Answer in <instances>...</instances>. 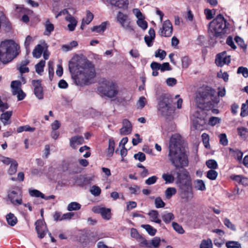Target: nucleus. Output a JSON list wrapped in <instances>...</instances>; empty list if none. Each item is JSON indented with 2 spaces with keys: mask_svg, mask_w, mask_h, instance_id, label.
<instances>
[{
  "mask_svg": "<svg viewBox=\"0 0 248 248\" xmlns=\"http://www.w3.org/2000/svg\"><path fill=\"white\" fill-rule=\"evenodd\" d=\"M75 67L78 71L72 78L77 85L82 86L92 83L95 77V70L92 62L86 59H80L76 64L69 63V68L71 73L75 70Z\"/></svg>",
  "mask_w": 248,
  "mask_h": 248,
  "instance_id": "1",
  "label": "nucleus"
},
{
  "mask_svg": "<svg viewBox=\"0 0 248 248\" xmlns=\"http://www.w3.org/2000/svg\"><path fill=\"white\" fill-rule=\"evenodd\" d=\"M182 141V138L178 134L173 135L170 140L168 158L176 169L183 170L188 165V155L181 149Z\"/></svg>",
  "mask_w": 248,
  "mask_h": 248,
  "instance_id": "2",
  "label": "nucleus"
},
{
  "mask_svg": "<svg viewBox=\"0 0 248 248\" xmlns=\"http://www.w3.org/2000/svg\"><path fill=\"white\" fill-rule=\"evenodd\" d=\"M176 184L180 189L181 198L188 201L193 198L191 179L186 169L178 171L176 173Z\"/></svg>",
  "mask_w": 248,
  "mask_h": 248,
  "instance_id": "3",
  "label": "nucleus"
},
{
  "mask_svg": "<svg viewBox=\"0 0 248 248\" xmlns=\"http://www.w3.org/2000/svg\"><path fill=\"white\" fill-rule=\"evenodd\" d=\"M18 46L12 40H6L0 43V61L6 64L17 55Z\"/></svg>",
  "mask_w": 248,
  "mask_h": 248,
  "instance_id": "4",
  "label": "nucleus"
},
{
  "mask_svg": "<svg viewBox=\"0 0 248 248\" xmlns=\"http://www.w3.org/2000/svg\"><path fill=\"white\" fill-rule=\"evenodd\" d=\"M226 20L223 16L218 15L209 25L208 33L211 38L217 37L226 32Z\"/></svg>",
  "mask_w": 248,
  "mask_h": 248,
  "instance_id": "5",
  "label": "nucleus"
},
{
  "mask_svg": "<svg viewBox=\"0 0 248 248\" xmlns=\"http://www.w3.org/2000/svg\"><path fill=\"white\" fill-rule=\"evenodd\" d=\"M215 91L209 88L201 89L196 93L195 98L196 105L199 108L205 109L210 103L211 96L213 95Z\"/></svg>",
  "mask_w": 248,
  "mask_h": 248,
  "instance_id": "6",
  "label": "nucleus"
},
{
  "mask_svg": "<svg viewBox=\"0 0 248 248\" xmlns=\"http://www.w3.org/2000/svg\"><path fill=\"white\" fill-rule=\"evenodd\" d=\"M99 91L109 98L116 96L118 93L116 84L110 79H102Z\"/></svg>",
  "mask_w": 248,
  "mask_h": 248,
  "instance_id": "7",
  "label": "nucleus"
},
{
  "mask_svg": "<svg viewBox=\"0 0 248 248\" xmlns=\"http://www.w3.org/2000/svg\"><path fill=\"white\" fill-rule=\"evenodd\" d=\"M158 111L163 116H170L174 111V108L172 106V100L169 96H161L158 104Z\"/></svg>",
  "mask_w": 248,
  "mask_h": 248,
  "instance_id": "8",
  "label": "nucleus"
},
{
  "mask_svg": "<svg viewBox=\"0 0 248 248\" xmlns=\"http://www.w3.org/2000/svg\"><path fill=\"white\" fill-rule=\"evenodd\" d=\"M190 119L195 129L201 130L206 124L205 113L203 110L196 111L191 115Z\"/></svg>",
  "mask_w": 248,
  "mask_h": 248,
  "instance_id": "9",
  "label": "nucleus"
},
{
  "mask_svg": "<svg viewBox=\"0 0 248 248\" xmlns=\"http://www.w3.org/2000/svg\"><path fill=\"white\" fill-rule=\"evenodd\" d=\"M8 197L13 204L17 205L22 204L21 192L19 187L15 186L9 189Z\"/></svg>",
  "mask_w": 248,
  "mask_h": 248,
  "instance_id": "10",
  "label": "nucleus"
},
{
  "mask_svg": "<svg viewBox=\"0 0 248 248\" xmlns=\"http://www.w3.org/2000/svg\"><path fill=\"white\" fill-rule=\"evenodd\" d=\"M10 87L12 94L13 95H16L18 101L24 99L26 96V93L21 89V82L20 81H12L11 83Z\"/></svg>",
  "mask_w": 248,
  "mask_h": 248,
  "instance_id": "11",
  "label": "nucleus"
},
{
  "mask_svg": "<svg viewBox=\"0 0 248 248\" xmlns=\"http://www.w3.org/2000/svg\"><path fill=\"white\" fill-rule=\"evenodd\" d=\"M117 20L125 30L128 31L133 30L130 19L127 15L119 12L117 15Z\"/></svg>",
  "mask_w": 248,
  "mask_h": 248,
  "instance_id": "12",
  "label": "nucleus"
},
{
  "mask_svg": "<svg viewBox=\"0 0 248 248\" xmlns=\"http://www.w3.org/2000/svg\"><path fill=\"white\" fill-rule=\"evenodd\" d=\"M160 35L164 37H170L172 33V25L170 20H167L164 22L162 28L158 31Z\"/></svg>",
  "mask_w": 248,
  "mask_h": 248,
  "instance_id": "13",
  "label": "nucleus"
},
{
  "mask_svg": "<svg viewBox=\"0 0 248 248\" xmlns=\"http://www.w3.org/2000/svg\"><path fill=\"white\" fill-rule=\"evenodd\" d=\"M231 61L230 56L227 55L226 51L217 54L215 63L218 66H222L224 64H228Z\"/></svg>",
  "mask_w": 248,
  "mask_h": 248,
  "instance_id": "14",
  "label": "nucleus"
},
{
  "mask_svg": "<svg viewBox=\"0 0 248 248\" xmlns=\"http://www.w3.org/2000/svg\"><path fill=\"white\" fill-rule=\"evenodd\" d=\"M32 85L33 87L34 93L39 99H42L44 97L43 90L41 85V80H33Z\"/></svg>",
  "mask_w": 248,
  "mask_h": 248,
  "instance_id": "15",
  "label": "nucleus"
},
{
  "mask_svg": "<svg viewBox=\"0 0 248 248\" xmlns=\"http://www.w3.org/2000/svg\"><path fill=\"white\" fill-rule=\"evenodd\" d=\"M35 225L36 226L35 228L38 236L40 238H43L48 232L45 222L41 220H38L36 221Z\"/></svg>",
  "mask_w": 248,
  "mask_h": 248,
  "instance_id": "16",
  "label": "nucleus"
},
{
  "mask_svg": "<svg viewBox=\"0 0 248 248\" xmlns=\"http://www.w3.org/2000/svg\"><path fill=\"white\" fill-rule=\"evenodd\" d=\"M84 140L82 136H75L72 137L69 141L70 146L74 149H77L78 146L82 144Z\"/></svg>",
  "mask_w": 248,
  "mask_h": 248,
  "instance_id": "17",
  "label": "nucleus"
},
{
  "mask_svg": "<svg viewBox=\"0 0 248 248\" xmlns=\"http://www.w3.org/2000/svg\"><path fill=\"white\" fill-rule=\"evenodd\" d=\"M132 125L127 119H124L123 121V127L120 129V134L121 135H126L131 133Z\"/></svg>",
  "mask_w": 248,
  "mask_h": 248,
  "instance_id": "18",
  "label": "nucleus"
},
{
  "mask_svg": "<svg viewBox=\"0 0 248 248\" xmlns=\"http://www.w3.org/2000/svg\"><path fill=\"white\" fill-rule=\"evenodd\" d=\"M93 211L95 213L100 214L103 218L105 219L109 220L111 217L110 210L108 208H93Z\"/></svg>",
  "mask_w": 248,
  "mask_h": 248,
  "instance_id": "19",
  "label": "nucleus"
},
{
  "mask_svg": "<svg viewBox=\"0 0 248 248\" xmlns=\"http://www.w3.org/2000/svg\"><path fill=\"white\" fill-rule=\"evenodd\" d=\"M65 20L69 22L67 25L68 30L70 31H73L77 25L78 21L75 18L71 15H69L65 17Z\"/></svg>",
  "mask_w": 248,
  "mask_h": 248,
  "instance_id": "20",
  "label": "nucleus"
},
{
  "mask_svg": "<svg viewBox=\"0 0 248 248\" xmlns=\"http://www.w3.org/2000/svg\"><path fill=\"white\" fill-rule=\"evenodd\" d=\"M149 36L144 37V40L147 45L150 47L153 45V42L155 38V31L153 28H150L148 31Z\"/></svg>",
  "mask_w": 248,
  "mask_h": 248,
  "instance_id": "21",
  "label": "nucleus"
},
{
  "mask_svg": "<svg viewBox=\"0 0 248 248\" xmlns=\"http://www.w3.org/2000/svg\"><path fill=\"white\" fill-rule=\"evenodd\" d=\"M151 221L158 224H161V220L159 218V214L156 210H151L148 213Z\"/></svg>",
  "mask_w": 248,
  "mask_h": 248,
  "instance_id": "22",
  "label": "nucleus"
},
{
  "mask_svg": "<svg viewBox=\"0 0 248 248\" xmlns=\"http://www.w3.org/2000/svg\"><path fill=\"white\" fill-rule=\"evenodd\" d=\"M6 219L8 225L14 226L17 222V219L14 214L10 213L6 216Z\"/></svg>",
  "mask_w": 248,
  "mask_h": 248,
  "instance_id": "23",
  "label": "nucleus"
},
{
  "mask_svg": "<svg viewBox=\"0 0 248 248\" xmlns=\"http://www.w3.org/2000/svg\"><path fill=\"white\" fill-rule=\"evenodd\" d=\"M12 114V111H7L1 114L0 117V120L1 121L4 125L8 124L10 123L8 121L10 119Z\"/></svg>",
  "mask_w": 248,
  "mask_h": 248,
  "instance_id": "24",
  "label": "nucleus"
},
{
  "mask_svg": "<svg viewBox=\"0 0 248 248\" xmlns=\"http://www.w3.org/2000/svg\"><path fill=\"white\" fill-rule=\"evenodd\" d=\"M110 2L112 5L120 8H124L128 5L127 0H110Z\"/></svg>",
  "mask_w": 248,
  "mask_h": 248,
  "instance_id": "25",
  "label": "nucleus"
},
{
  "mask_svg": "<svg viewBox=\"0 0 248 248\" xmlns=\"http://www.w3.org/2000/svg\"><path fill=\"white\" fill-rule=\"evenodd\" d=\"M194 188L198 190L204 191L206 186L204 182L202 180L197 179L194 182Z\"/></svg>",
  "mask_w": 248,
  "mask_h": 248,
  "instance_id": "26",
  "label": "nucleus"
},
{
  "mask_svg": "<svg viewBox=\"0 0 248 248\" xmlns=\"http://www.w3.org/2000/svg\"><path fill=\"white\" fill-rule=\"evenodd\" d=\"M161 217L164 222L167 224L170 222L174 218V216L172 213L167 212H165L162 214Z\"/></svg>",
  "mask_w": 248,
  "mask_h": 248,
  "instance_id": "27",
  "label": "nucleus"
},
{
  "mask_svg": "<svg viewBox=\"0 0 248 248\" xmlns=\"http://www.w3.org/2000/svg\"><path fill=\"white\" fill-rule=\"evenodd\" d=\"M43 51V47L41 45H38L32 52L33 56L36 58H39L41 57Z\"/></svg>",
  "mask_w": 248,
  "mask_h": 248,
  "instance_id": "28",
  "label": "nucleus"
},
{
  "mask_svg": "<svg viewBox=\"0 0 248 248\" xmlns=\"http://www.w3.org/2000/svg\"><path fill=\"white\" fill-rule=\"evenodd\" d=\"M17 167L18 163L15 159L13 162H12V163L10 164V167L8 170V173L10 175H13L15 174L17 171Z\"/></svg>",
  "mask_w": 248,
  "mask_h": 248,
  "instance_id": "29",
  "label": "nucleus"
},
{
  "mask_svg": "<svg viewBox=\"0 0 248 248\" xmlns=\"http://www.w3.org/2000/svg\"><path fill=\"white\" fill-rule=\"evenodd\" d=\"M141 227L144 229L151 236H154L156 232V230L150 225H141Z\"/></svg>",
  "mask_w": 248,
  "mask_h": 248,
  "instance_id": "30",
  "label": "nucleus"
},
{
  "mask_svg": "<svg viewBox=\"0 0 248 248\" xmlns=\"http://www.w3.org/2000/svg\"><path fill=\"white\" fill-rule=\"evenodd\" d=\"M45 61L41 60L39 63L35 65V71L38 74L41 75L42 73L44 71V67L45 65Z\"/></svg>",
  "mask_w": 248,
  "mask_h": 248,
  "instance_id": "31",
  "label": "nucleus"
},
{
  "mask_svg": "<svg viewBox=\"0 0 248 248\" xmlns=\"http://www.w3.org/2000/svg\"><path fill=\"white\" fill-rule=\"evenodd\" d=\"M115 142L113 140L110 139L109 140L108 147V148L107 156H111L113 155L114 150Z\"/></svg>",
  "mask_w": 248,
  "mask_h": 248,
  "instance_id": "32",
  "label": "nucleus"
},
{
  "mask_svg": "<svg viewBox=\"0 0 248 248\" xmlns=\"http://www.w3.org/2000/svg\"><path fill=\"white\" fill-rule=\"evenodd\" d=\"M81 205L77 202H71L67 206V210L69 211L79 210Z\"/></svg>",
  "mask_w": 248,
  "mask_h": 248,
  "instance_id": "33",
  "label": "nucleus"
},
{
  "mask_svg": "<svg viewBox=\"0 0 248 248\" xmlns=\"http://www.w3.org/2000/svg\"><path fill=\"white\" fill-rule=\"evenodd\" d=\"M45 27L46 31L45 34L46 35H49L51 32L54 30V25L51 24L48 20H47L46 22Z\"/></svg>",
  "mask_w": 248,
  "mask_h": 248,
  "instance_id": "34",
  "label": "nucleus"
},
{
  "mask_svg": "<svg viewBox=\"0 0 248 248\" xmlns=\"http://www.w3.org/2000/svg\"><path fill=\"white\" fill-rule=\"evenodd\" d=\"M29 192L30 196L31 197H40L42 199L43 198H45V195L37 189H30L29 190Z\"/></svg>",
  "mask_w": 248,
  "mask_h": 248,
  "instance_id": "35",
  "label": "nucleus"
},
{
  "mask_svg": "<svg viewBox=\"0 0 248 248\" xmlns=\"http://www.w3.org/2000/svg\"><path fill=\"white\" fill-rule=\"evenodd\" d=\"M35 130L34 127H31L29 125L21 126L17 128V133H21L23 131L33 132Z\"/></svg>",
  "mask_w": 248,
  "mask_h": 248,
  "instance_id": "36",
  "label": "nucleus"
},
{
  "mask_svg": "<svg viewBox=\"0 0 248 248\" xmlns=\"http://www.w3.org/2000/svg\"><path fill=\"white\" fill-rule=\"evenodd\" d=\"M226 246L227 248H241V245L237 241H230L226 243Z\"/></svg>",
  "mask_w": 248,
  "mask_h": 248,
  "instance_id": "37",
  "label": "nucleus"
},
{
  "mask_svg": "<svg viewBox=\"0 0 248 248\" xmlns=\"http://www.w3.org/2000/svg\"><path fill=\"white\" fill-rule=\"evenodd\" d=\"M200 248H213L211 240L210 239L203 240L200 244Z\"/></svg>",
  "mask_w": 248,
  "mask_h": 248,
  "instance_id": "38",
  "label": "nucleus"
},
{
  "mask_svg": "<svg viewBox=\"0 0 248 248\" xmlns=\"http://www.w3.org/2000/svg\"><path fill=\"white\" fill-rule=\"evenodd\" d=\"M176 193V189L174 187H169L165 191L166 197L169 199Z\"/></svg>",
  "mask_w": 248,
  "mask_h": 248,
  "instance_id": "39",
  "label": "nucleus"
},
{
  "mask_svg": "<svg viewBox=\"0 0 248 248\" xmlns=\"http://www.w3.org/2000/svg\"><path fill=\"white\" fill-rule=\"evenodd\" d=\"M106 28V25L105 22L102 23L101 25L94 26L92 28V31H95L96 32H103Z\"/></svg>",
  "mask_w": 248,
  "mask_h": 248,
  "instance_id": "40",
  "label": "nucleus"
},
{
  "mask_svg": "<svg viewBox=\"0 0 248 248\" xmlns=\"http://www.w3.org/2000/svg\"><path fill=\"white\" fill-rule=\"evenodd\" d=\"M182 66L183 68H187L191 63V61L188 56H185L181 58Z\"/></svg>",
  "mask_w": 248,
  "mask_h": 248,
  "instance_id": "41",
  "label": "nucleus"
},
{
  "mask_svg": "<svg viewBox=\"0 0 248 248\" xmlns=\"http://www.w3.org/2000/svg\"><path fill=\"white\" fill-rule=\"evenodd\" d=\"M93 18V14L90 11H87L86 12V16L82 19V21L85 23L86 25H88L92 21Z\"/></svg>",
  "mask_w": 248,
  "mask_h": 248,
  "instance_id": "42",
  "label": "nucleus"
},
{
  "mask_svg": "<svg viewBox=\"0 0 248 248\" xmlns=\"http://www.w3.org/2000/svg\"><path fill=\"white\" fill-rule=\"evenodd\" d=\"M217 172L214 170H210L207 171L206 176L207 177L212 180L216 179L217 176Z\"/></svg>",
  "mask_w": 248,
  "mask_h": 248,
  "instance_id": "43",
  "label": "nucleus"
},
{
  "mask_svg": "<svg viewBox=\"0 0 248 248\" xmlns=\"http://www.w3.org/2000/svg\"><path fill=\"white\" fill-rule=\"evenodd\" d=\"M172 226L174 230L180 234H183L185 232L182 226L178 224L177 223L173 222L172 223Z\"/></svg>",
  "mask_w": 248,
  "mask_h": 248,
  "instance_id": "44",
  "label": "nucleus"
},
{
  "mask_svg": "<svg viewBox=\"0 0 248 248\" xmlns=\"http://www.w3.org/2000/svg\"><path fill=\"white\" fill-rule=\"evenodd\" d=\"M206 166L211 170H215L217 168V163L215 160H208L206 162Z\"/></svg>",
  "mask_w": 248,
  "mask_h": 248,
  "instance_id": "45",
  "label": "nucleus"
},
{
  "mask_svg": "<svg viewBox=\"0 0 248 248\" xmlns=\"http://www.w3.org/2000/svg\"><path fill=\"white\" fill-rule=\"evenodd\" d=\"M237 73L242 74L244 78H246L248 77V69L246 67L240 66L238 68Z\"/></svg>",
  "mask_w": 248,
  "mask_h": 248,
  "instance_id": "46",
  "label": "nucleus"
},
{
  "mask_svg": "<svg viewBox=\"0 0 248 248\" xmlns=\"http://www.w3.org/2000/svg\"><path fill=\"white\" fill-rule=\"evenodd\" d=\"M15 159L0 155V161L6 165H10Z\"/></svg>",
  "mask_w": 248,
  "mask_h": 248,
  "instance_id": "47",
  "label": "nucleus"
},
{
  "mask_svg": "<svg viewBox=\"0 0 248 248\" xmlns=\"http://www.w3.org/2000/svg\"><path fill=\"white\" fill-rule=\"evenodd\" d=\"M15 159L0 155V161L6 165H10Z\"/></svg>",
  "mask_w": 248,
  "mask_h": 248,
  "instance_id": "48",
  "label": "nucleus"
},
{
  "mask_svg": "<svg viewBox=\"0 0 248 248\" xmlns=\"http://www.w3.org/2000/svg\"><path fill=\"white\" fill-rule=\"evenodd\" d=\"M162 178L166 181V183H171L174 181V178L171 175L168 173H163L162 175Z\"/></svg>",
  "mask_w": 248,
  "mask_h": 248,
  "instance_id": "49",
  "label": "nucleus"
},
{
  "mask_svg": "<svg viewBox=\"0 0 248 248\" xmlns=\"http://www.w3.org/2000/svg\"><path fill=\"white\" fill-rule=\"evenodd\" d=\"M137 23L140 27L144 30L147 28V22L143 18L138 19L137 21Z\"/></svg>",
  "mask_w": 248,
  "mask_h": 248,
  "instance_id": "50",
  "label": "nucleus"
},
{
  "mask_svg": "<svg viewBox=\"0 0 248 248\" xmlns=\"http://www.w3.org/2000/svg\"><path fill=\"white\" fill-rule=\"evenodd\" d=\"M155 204L157 208L164 207L165 205V203L160 197H157L155 199Z\"/></svg>",
  "mask_w": 248,
  "mask_h": 248,
  "instance_id": "51",
  "label": "nucleus"
},
{
  "mask_svg": "<svg viewBox=\"0 0 248 248\" xmlns=\"http://www.w3.org/2000/svg\"><path fill=\"white\" fill-rule=\"evenodd\" d=\"M101 189L96 186H93L90 190V192L94 196H98L101 193Z\"/></svg>",
  "mask_w": 248,
  "mask_h": 248,
  "instance_id": "52",
  "label": "nucleus"
},
{
  "mask_svg": "<svg viewBox=\"0 0 248 248\" xmlns=\"http://www.w3.org/2000/svg\"><path fill=\"white\" fill-rule=\"evenodd\" d=\"M219 142L220 144L224 146H226L228 144V141L226 135L222 133L219 135Z\"/></svg>",
  "mask_w": 248,
  "mask_h": 248,
  "instance_id": "53",
  "label": "nucleus"
},
{
  "mask_svg": "<svg viewBox=\"0 0 248 248\" xmlns=\"http://www.w3.org/2000/svg\"><path fill=\"white\" fill-rule=\"evenodd\" d=\"M166 56V52H165V51L161 49H158L155 53V56L156 57L159 58L161 60H163L165 58Z\"/></svg>",
  "mask_w": 248,
  "mask_h": 248,
  "instance_id": "54",
  "label": "nucleus"
},
{
  "mask_svg": "<svg viewBox=\"0 0 248 248\" xmlns=\"http://www.w3.org/2000/svg\"><path fill=\"white\" fill-rule=\"evenodd\" d=\"M223 222L224 225L228 228H230L232 231L236 230L234 225H233L228 218H225Z\"/></svg>",
  "mask_w": 248,
  "mask_h": 248,
  "instance_id": "55",
  "label": "nucleus"
},
{
  "mask_svg": "<svg viewBox=\"0 0 248 248\" xmlns=\"http://www.w3.org/2000/svg\"><path fill=\"white\" fill-rule=\"evenodd\" d=\"M234 40L236 42V43L242 48L244 49L246 48L247 46L245 45L244 40L241 37L239 36H236L235 37Z\"/></svg>",
  "mask_w": 248,
  "mask_h": 248,
  "instance_id": "56",
  "label": "nucleus"
},
{
  "mask_svg": "<svg viewBox=\"0 0 248 248\" xmlns=\"http://www.w3.org/2000/svg\"><path fill=\"white\" fill-rule=\"evenodd\" d=\"M160 242V239L159 237H154L151 241V243H150L151 248L152 246L155 248L158 247L159 246Z\"/></svg>",
  "mask_w": 248,
  "mask_h": 248,
  "instance_id": "57",
  "label": "nucleus"
},
{
  "mask_svg": "<svg viewBox=\"0 0 248 248\" xmlns=\"http://www.w3.org/2000/svg\"><path fill=\"white\" fill-rule=\"evenodd\" d=\"M134 157L136 159H137L140 162L144 161L146 159L145 154L142 152H139L138 153L135 154Z\"/></svg>",
  "mask_w": 248,
  "mask_h": 248,
  "instance_id": "58",
  "label": "nucleus"
},
{
  "mask_svg": "<svg viewBox=\"0 0 248 248\" xmlns=\"http://www.w3.org/2000/svg\"><path fill=\"white\" fill-rule=\"evenodd\" d=\"M157 177L156 176H152L146 180L145 183L146 185H151L156 183Z\"/></svg>",
  "mask_w": 248,
  "mask_h": 248,
  "instance_id": "59",
  "label": "nucleus"
},
{
  "mask_svg": "<svg viewBox=\"0 0 248 248\" xmlns=\"http://www.w3.org/2000/svg\"><path fill=\"white\" fill-rule=\"evenodd\" d=\"M237 131L239 135L243 138H245L248 133V129L244 127H238Z\"/></svg>",
  "mask_w": 248,
  "mask_h": 248,
  "instance_id": "60",
  "label": "nucleus"
},
{
  "mask_svg": "<svg viewBox=\"0 0 248 248\" xmlns=\"http://www.w3.org/2000/svg\"><path fill=\"white\" fill-rule=\"evenodd\" d=\"M226 44L231 46L232 49H235L236 48V46L235 45L234 42L233 41L232 37L231 36H229L227 37L226 39Z\"/></svg>",
  "mask_w": 248,
  "mask_h": 248,
  "instance_id": "61",
  "label": "nucleus"
},
{
  "mask_svg": "<svg viewBox=\"0 0 248 248\" xmlns=\"http://www.w3.org/2000/svg\"><path fill=\"white\" fill-rule=\"evenodd\" d=\"M185 18L188 21H192L194 18V16L192 13V11L188 9L187 13L184 15Z\"/></svg>",
  "mask_w": 248,
  "mask_h": 248,
  "instance_id": "62",
  "label": "nucleus"
},
{
  "mask_svg": "<svg viewBox=\"0 0 248 248\" xmlns=\"http://www.w3.org/2000/svg\"><path fill=\"white\" fill-rule=\"evenodd\" d=\"M220 119L217 117H212L209 120V124L212 126H214L217 124L219 123Z\"/></svg>",
  "mask_w": 248,
  "mask_h": 248,
  "instance_id": "63",
  "label": "nucleus"
},
{
  "mask_svg": "<svg viewBox=\"0 0 248 248\" xmlns=\"http://www.w3.org/2000/svg\"><path fill=\"white\" fill-rule=\"evenodd\" d=\"M145 98L144 96H141L140 97L138 103V108L140 109L142 108L145 105Z\"/></svg>",
  "mask_w": 248,
  "mask_h": 248,
  "instance_id": "64",
  "label": "nucleus"
}]
</instances>
